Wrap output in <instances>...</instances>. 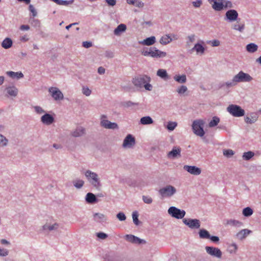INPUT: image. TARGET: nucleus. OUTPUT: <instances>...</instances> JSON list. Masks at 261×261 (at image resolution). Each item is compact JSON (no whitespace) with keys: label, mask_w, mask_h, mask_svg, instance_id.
Masks as SVG:
<instances>
[{"label":"nucleus","mask_w":261,"mask_h":261,"mask_svg":"<svg viewBox=\"0 0 261 261\" xmlns=\"http://www.w3.org/2000/svg\"><path fill=\"white\" fill-rule=\"evenodd\" d=\"M227 224L230 226H236V227H241L243 225V223L241 222L238 221V220H232V219L228 220Z\"/></svg>","instance_id":"obj_34"},{"label":"nucleus","mask_w":261,"mask_h":261,"mask_svg":"<svg viewBox=\"0 0 261 261\" xmlns=\"http://www.w3.org/2000/svg\"><path fill=\"white\" fill-rule=\"evenodd\" d=\"M41 121L43 123L49 125L51 124L54 120V117L50 114H45L41 117Z\"/></svg>","instance_id":"obj_18"},{"label":"nucleus","mask_w":261,"mask_h":261,"mask_svg":"<svg viewBox=\"0 0 261 261\" xmlns=\"http://www.w3.org/2000/svg\"><path fill=\"white\" fill-rule=\"evenodd\" d=\"M204 124V121L201 119L194 121L192 124V128L194 134L200 137H203L205 134L203 129Z\"/></svg>","instance_id":"obj_4"},{"label":"nucleus","mask_w":261,"mask_h":261,"mask_svg":"<svg viewBox=\"0 0 261 261\" xmlns=\"http://www.w3.org/2000/svg\"><path fill=\"white\" fill-rule=\"evenodd\" d=\"M183 222L191 229H198L200 227V221L196 219H184Z\"/></svg>","instance_id":"obj_11"},{"label":"nucleus","mask_w":261,"mask_h":261,"mask_svg":"<svg viewBox=\"0 0 261 261\" xmlns=\"http://www.w3.org/2000/svg\"><path fill=\"white\" fill-rule=\"evenodd\" d=\"M176 192V189L170 185L167 186L160 189L159 191L160 195L163 197H171Z\"/></svg>","instance_id":"obj_8"},{"label":"nucleus","mask_w":261,"mask_h":261,"mask_svg":"<svg viewBox=\"0 0 261 261\" xmlns=\"http://www.w3.org/2000/svg\"><path fill=\"white\" fill-rule=\"evenodd\" d=\"M181 149L179 147H174L171 151L168 153L167 156L169 158H175L180 156Z\"/></svg>","instance_id":"obj_17"},{"label":"nucleus","mask_w":261,"mask_h":261,"mask_svg":"<svg viewBox=\"0 0 261 261\" xmlns=\"http://www.w3.org/2000/svg\"><path fill=\"white\" fill-rule=\"evenodd\" d=\"M226 19L229 21H234L237 20L238 17V13L235 10H230L225 14Z\"/></svg>","instance_id":"obj_15"},{"label":"nucleus","mask_w":261,"mask_h":261,"mask_svg":"<svg viewBox=\"0 0 261 261\" xmlns=\"http://www.w3.org/2000/svg\"><path fill=\"white\" fill-rule=\"evenodd\" d=\"M234 152L231 149H226L223 151L224 155L227 157H230L231 155H233Z\"/></svg>","instance_id":"obj_46"},{"label":"nucleus","mask_w":261,"mask_h":261,"mask_svg":"<svg viewBox=\"0 0 261 261\" xmlns=\"http://www.w3.org/2000/svg\"><path fill=\"white\" fill-rule=\"evenodd\" d=\"M212 241L214 242H217L219 241V237H217V236H210V238H209Z\"/></svg>","instance_id":"obj_64"},{"label":"nucleus","mask_w":261,"mask_h":261,"mask_svg":"<svg viewBox=\"0 0 261 261\" xmlns=\"http://www.w3.org/2000/svg\"><path fill=\"white\" fill-rule=\"evenodd\" d=\"M142 54L144 56H150L154 58H164L167 55L166 52L161 51L154 47L144 49Z\"/></svg>","instance_id":"obj_3"},{"label":"nucleus","mask_w":261,"mask_h":261,"mask_svg":"<svg viewBox=\"0 0 261 261\" xmlns=\"http://www.w3.org/2000/svg\"><path fill=\"white\" fill-rule=\"evenodd\" d=\"M205 250L206 252L211 255L220 258L222 256V252L221 250L215 247L206 246L205 247Z\"/></svg>","instance_id":"obj_13"},{"label":"nucleus","mask_w":261,"mask_h":261,"mask_svg":"<svg viewBox=\"0 0 261 261\" xmlns=\"http://www.w3.org/2000/svg\"><path fill=\"white\" fill-rule=\"evenodd\" d=\"M143 201L147 204H150L152 202V199L151 197L146 196H143Z\"/></svg>","instance_id":"obj_50"},{"label":"nucleus","mask_w":261,"mask_h":261,"mask_svg":"<svg viewBox=\"0 0 261 261\" xmlns=\"http://www.w3.org/2000/svg\"><path fill=\"white\" fill-rule=\"evenodd\" d=\"M232 28L235 30L239 31L240 32L243 31L245 28V24L244 23H237L233 25Z\"/></svg>","instance_id":"obj_37"},{"label":"nucleus","mask_w":261,"mask_h":261,"mask_svg":"<svg viewBox=\"0 0 261 261\" xmlns=\"http://www.w3.org/2000/svg\"><path fill=\"white\" fill-rule=\"evenodd\" d=\"M8 254V252L7 250L4 249H0V255L1 256H6Z\"/></svg>","instance_id":"obj_61"},{"label":"nucleus","mask_w":261,"mask_h":261,"mask_svg":"<svg viewBox=\"0 0 261 261\" xmlns=\"http://www.w3.org/2000/svg\"><path fill=\"white\" fill-rule=\"evenodd\" d=\"M96 200L95 196L91 193H88L86 195V201L89 203H93Z\"/></svg>","instance_id":"obj_38"},{"label":"nucleus","mask_w":261,"mask_h":261,"mask_svg":"<svg viewBox=\"0 0 261 261\" xmlns=\"http://www.w3.org/2000/svg\"><path fill=\"white\" fill-rule=\"evenodd\" d=\"M125 239L128 241V242H130L131 243H136V244H141L143 242H144L143 240L140 239L137 237H135L132 234H126L125 236Z\"/></svg>","instance_id":"obj_19"},{"label":"nucleus","mask_w":261,"mask_h":261,"mask_svg":"<svg viewBox=\"0 0 261 261\" xmlns=\"http://www.w3.org/2000/svg\"><path fill=\"white\" fill-rule=\"evenodd\" d=\"M132 217L134 223L138 225L139 224V221L138 220V214L137 212H134L132 214Z\"/></svg>","instance_id":"obj_44"},{"label":"nucleus","mask_w":261,"mask_h":261,"mask_svg":"<svg viewBox=\"0 0 261 261\" xmlns=\"http://www.w3.org/2000/svg\"><path fill=\"white\" fill-rule=\"evenodd\" d=\"M96 236L98 238L101 239H105L108 237L107 234L103 232L97 233Z\"/></svg>","instance_id":"obj_55"},{"label":"nucleus","mask_w":261,"mask_h":261,"mask_svg":"<svg viewBox=\"0 0 261 261\" xmlns=\"http://www.w3.org/2000/svg\"><path fill=\"white\" fill-rule=\"evenodd\" d=\"M134 6L139 8H142L144 6V4L139 0H136Z\"/></svg>","instance_id":"obj_57"},{"label":"nucleus","mask_w":261,"mask_h":261,"mask_svg":"<svg viewBox=\"0 0 261 261\" xmlns=\"http://www.w3.org/2000/svg\"><path fill=\"white\" fill-rule=\"evenodd\" d=\"M177 124L174 122H169L167 125V128L170 130H173L176 126Z\"/></svg>","instance_id":"obj_47"},{"label":"nucleus","mask_w":261,"mask_h":261,"mask_svg":"<svg viewBox=\"0 0 261 261\" xmlns=\"http://www.w3.org/2000/svg\"><path fill=\"white\" fill-rule=\"evenodd\" d=\"M184 169L190 174L194 175H200L201 173V169L195 166L185 165Z\"/></svg>","instance_id":"obj_14"},{"label":"nucleus","mask_w":261,"mask_h":261,"mask_svg":"<svg viewBox=\"0 0 261 261\" xmlns=\"http://www.w3.org/2000/svg\"><path fill=\"white\" fill-rule=\"evenodd\" d=\"M220 122L219 117L215 116L213 117L212 120L209 122L208 126L210 127H213L217 126Z\"/></svg>","instance_id":"obj_36"},{"label":"nucleus","mask_w":261,"mask_h":261,"mask_svg":"<svg viewBox=\"0 0 261 261\" xmlns=\"http://www.w3.org/2000/svg\"><path fill=\"white\" fill-rule=\"evenodd\" d=\"M155 42V37L154 36H151L146 38L142 41L140 42V43L147 46L152 45Z\"/></svg>","instance_id":"obj_20"},{"label":"nucleus","mask_w":261,"mask_h":261,"mask_svg":"<svg viewBox=\"0 0 261 261\" xmlns=\"http://www.w3.org/2000/svg\"><path fill=\"white\" fill-rule=\"evenodd\" d=\"M168 213L173 217L177 219H181L184 218L186 212L184 210H180L174 206L170 207L168 211Z\"/></svg>","instance_id":"obj_10"},{"label":"nucleus","mask_w":261,"mask_h":261,"mask_svg":"<svg viewBox=\"0 0 261 261\" xmlns=\"http://www.w3.org/2000/svg\"><path fill=\"white\" fill-rule=\"evenodd\" d=\"M187 91V88L185 86H181L179 88L177 91L179 94H184L185 92H186Z\"/></svg>","instance_id":"obj_49"},{"label":"nucleus","mask_w":261,"mask_h":261,"mask_svg":"<svg viewBox=\"0 0 261 261\" xmlns=\"http://www.w3.org/2000/svg\"><path fill=\"white\" fill-rule=\"evenodd\" d=\"M193 6L196 8H199L202 4V2L201 0H198L195 2H193L192 3Z\"/></svg>","instance_id":"obj_58"},{"label":"nucleus","mask_w":261,"mask_h":261,"mask_svg":"<svg viewBox=\"0 0 261 261\" xmlns=\"http://www.w3.org/2000/svg\"><path fill=\"white\" fill-rule=\"evenodd\" d=\"M174 79L178 83L181 84L186 83L187 81L186 76L185 74L181 75H176L174 76Z\"/></svg>","instance_id":"obj_31"},{"label":"nucleus","mask_w":261,"mask_h":261,"mask_svg":"<svg viewBox=\"0 0 261 261\" xmlns=\"http://www.w3.org/2000/svg\"><path fill=\"white\" fill-rule=\"evenodd\" d=\"M172 40L171 36L169 35H165L160 38V43L162 45H166L171 42Z\"/></svg>","instance_id":"obj_22"},{"label":"nucleus","mask_w":261,"mask_h":261,"mask_svg":"<svg viewBox=\"0 0 261 261\" xmlns=\"http://www.w3.org/2000/svg\"><path fill=\"white\" fill-rule=\"evenodd\" d=\"M85 134V129L81 127H77L72 133V136L74 137H80Z\"/></svg>","instance_id":"obj_27"},{"label":"nucleus","mask_w":261,"mask_h":261,"mask_svg":"<svg viewBox=\"0 0 261 261\" xmlns=\"http://www.w3.org/2000/svg\"><path fill=\"white\" fill-rule=\"evenodd\" d=\"M212 7L215 11H221L224 9L230 8L232 7L231 2L225 0H208Z\"/></svg>","instance_id":"obj_2"},{"label":"nucleus","mask_w":261,"mask_h":261,"mask_svg":"<svg viewBox=\"0 0 261 261\" xmlns=\"http://www.w3.org/2000/svg\"><path fill=\"white\" fill-rule=\"evenodd\" d=\"M106 116L102 115L101 117V124L106 128L115 129L118 127V125L116 123H112L107 120H106Z\"/></svg>","instance_id":"obj_12"},{"label":"nucleus","mask_w":261,"mask_h":261,"mask_svg":"<svg viewBox=\"0 0 261 261\" xmlns=\"http://www.w3.org/2000/svg\"><path fill=\"white\" fill-rule=\"evenodd\" d=\"M106 2L110 6H114L116 5V0H106Z\"/></svg>","instance_id":"obj_60"},{"label":"nucleus","mask_w":261,"mask_h":261,"mask_svg":"<svg viewBox=\"0 0 261 261\" xmlns=\"http://www.w3.org/2000/svg\"><path fill=\"white\" fill-rule=\"evenodd\" d=\"M254 155V152L252 151H248L244 152L243 155V158L245 160H249Z\"/></svg>","instance_id":"obj_42"},{"label":"nucleus","mask_w":261,"mask_h":261,"mask_svg":"<svg viewBox=\"0 0 261 261\" xmlns=\"http://www.w3.org/2000/svg\"><path fill=\"white\" fill-rule=\"evenodd\" d=\"M140 123L143 125L150 124L153 123V120L150 117L145 116L141 118Z\"/></svg>","instance_id":"obj_29"},{"label":"nucleus","mask_w":261,"mask_h":261,"mask_svg":"<svg viewBox=\"0 0 261 261\" xmlns=\"http://www.w3.org/2000/svg\"><path fill=\"white\" fill-rule=\"evenodd\" d=\"M156 75L164 80H167L169 77L165 69H160L157 71Z\"/></svg>","instance_id":"obj_28"},{"label":"nucleus","mask_w":261,"mask_h":261,"mask_svg":"<svg viewBox=\"0 0 261 261\" xmlns=\"http://www.w3.org/2000/svg\"><path fill=\"white\" fill-rule=\"evenodd\" d=\"M48 92L56 101L61 100L64 98L62 92L57 87H51L48 89Z\"/></svg>","instance_id":"obj_9"},{"label":"nucleus","mask_w":261,"mask_h":261,"mask_svg":"<svg viewBox=\"0 0 261 261\" xmlns=\"http://www.w3.org/2000/svg\"><path fill=\"white\" fill-rule=\"evenodd\" d=\"M251 232L249 230L244 229L239 231L237 234V236L239 239L242 240L245 238Z\"/></svg>","instance_id":"obj_24"},{"label":"nucleus","mask_w":261,"mask_h":261,"mask_svg":"<svg viewBox=\"0 0 261 261\" xmlns=\"http://www.w3.org/2000/svg\"><path fill=\"white\" fill-rule=\"evenodd\" d=\"M7 74L12 79H20L23 77V74L21 72H13V71H7Z\"/></svg>","instance_id":"obj_23"},{"label":"nucleus","mask_w":261,"mask_h":261,"mask_svg":"<svg viewBox=\"0 0 261 261\" xmlns=\"http://www.w3.org/2000/svg\"><path fill=\"white\" fill-rule=\"evenodd\" d=\"M126 29V27L124 24H120L114 30V33L116 36H119Z\"/></svg>","instance_id":"obj_21"},{"label":"nucleus","mask_w":261,"mask_h":261,"mask_svg":"<svg viewBox=\"0 0 261 261\" xmlns=\"http://www.w3.org/2000/svg\"><path fill=\"white\" fill-rule=\"evenodd\" d=\"M83 93L86 96H89L91 93V91L87 87L83 88Z\"/></svg>","instance_id":"obj_52"},{"label":"nucleus","mask_w":261,"mask_h":261,"mask_svg":"<svg viewBox=\"0 0 261 261\" xmlns=\"http://www.w3.org/2000/svg\"><path fill=\"white\" fill-rule=\"evenodd\" d=\"M253 214L252 210L249 207H247L243 209V214L245 217H249L252 215Z\"/></svg>","instance_id":"obj_40"},{"label":"nucleus","mask_w":261,"mask_h":261,"mask_svg":"<svg viewBox=\"0 0 261 261\" xmlns=\"http://www.w3.org/2000/svg\"><path fill=\"white\" fill-rule=\"evenodd\" d=\"M117 218L120 220V221H124L126 219V217L124 213H119L117 215Z\"/></svg>","instance_id":"obj_53"},{"label":"nucleus","mask_w":261,"mask_h":261,"mask_svg":"<svg viewBox=\"0 0 261 261\" xmlns=\"http://www.w3.org/2000/svg\"><path fill=\"white\" fill-rule=\"evenodd\" d=\"M29 10L32 13V15L33 17H35L37 15V11L33 5H30L29 6Z\"/></svg>","instance_id":"obj_54"},{"label":"nucleus","mask_w":261,"mask_h":261,"mask_svg":"<svg viewBox=\"0 0 261 261\" xmlns=\"http://www.w3.org/2000/svg\"><path fill=\"white\" fill-rule=\"evenodd\" d=\"M253 78L248 73L242 71H240L233 77V82L236 83L240 82H249L251 81Z\"/></svg>","instance_id":"obj_6"},{"label":"nucleus","mask_w":261,"mask_h":261,"mask_svg":"<svg viewBox=\"0 0 261 261\" xmlns=\"http://www.w3.org/2000/svg\"><path fill=\"white\" fill-rule=\"evenodd\" d=\"M7 140L5 137L0 135V146H4L7 144Z\"/></svg>","instance_id":"obj_45"},{"label":"nucleus","mask_w":261,"mask_h":261,"mask_svg":"<svg viewBox=\"0 0 261 261\" xmlns=\"http://www.w3.org/2000/svg\"><path fill=\"white\" fill-rule=\"evenodd\" d=\"M73 183L75 187L80 189L83 186L84 181L81 179H76L73 181Z\"/></svg>","instance_id":"obj_41"},{"label":"nucleus","mask_w":261,"mask_h":261,"mask_svg":"<svg viewBox=\"0 0 261 261\" xmlns=\"http://www.w3.org/2000/svg\"><path fill=\"white\" fill-rule=\"evenodd\" d=\"M258 46L254 43H250L246 46V49L249 53H254L257 50Z\"/></svg>","instance_id":"obj_32"},{"label":"nucleus","mask_w":261,"mask_h":261,"mask_svg":"<svg viewBox=\"0 0 261 261\" xmlns=\"http://www.w3.org/2000/svg\"><path fill=\"white\" fill-rule=\"evenodd\" d=\"M92 43L91 42L84 41L83 42V46L85 48H89L92 46Z\"/></svg>","instance_id":"obj_59"},{"label":"nucleus","mask_w":261,"mask_h":261,"mask_svg":"<svg viewBox=\"0 0 261 261\" xmlns=\"http://www.w3.org/2000/svg\"><path fill=\"white\" fill-rule=\"evenodd\" d=\"M8 93L10 95L12 96H16L17 94L18 90L15 87H8L7 89Z\"/></svg>","instance_id":"obj_35"},{"label":"nucleus","mask_w":261,"mask_h":261,"mask_svg":"<svg viewBox=\"0 0 261 261\" xmlns=\"http://www.w3.org/2000/svg\"><path fill=\"white\" fill-rule=\"evenodd\" d=\"M197 53L203 54L204 51V48L203 46L199 43H197L195 45L194 48Z\"/></svg>","instance_id":"obj_39"},{"label":"nucleus","mask_w":261,"mask_h":261,"mask_svg":"<svg viewBox=\"0 0 261 261\" xmlns=\"http://www.w3.org/2000/svg\"><path fill=\"white\" fill-rule=\"evenodd\" d=\"M73 2V0H70V1L59 0V2L57 4L59 5L67 6L68 5L72 4Z\"/></svg>","instance_id":"obj_43"},{"label":"nucleus","mask_w":261,"mask_h":261,"mask_svg":"<svg viewBox=\"0 0 261 261\" xmlns=\"http://www.w3.org/2000/svg\"><path fill=\"white\" fill-rule=\"evenodd\" d=\"M29 36L27 34L24 35L23 36L19 37V40L22 42H25L29 40Z\"/></svg>","instance_id":"obj_51"},{"label":"nucleus","mask_w":261,"mask_h":261,"mask_svg":"<svg viewBox=\"0 0 261 261\" xmlns=\"http://www.w3.org/2000/svg\"><path fill=\"white\" fill-rule=\"evenodd\" d=\"M212 46H218L220 45V41L218 40H214L211 41Z\"/></svg>","instance_id":"obj_62"},{"label":"nucleus","mask_w":261,"mask_h":261,"mask_svg":"<svg viewBox=\"0 0 261 261\" xmlns=\"http://www.w3.org/2000/svg\"><path fill=\"white\" fill-rule=\"evenodd\" d=\"M34 109L36 113L38 114H42L44 112V111L43 110V109L39 106H36L34 107Z\"/></svg>","instance_id":"obj_56"},{"label":"nucleus","mask_w":261,"mask_h":261,"mask_svg":"<svg viewBox=\"0 0 261 261\" xmlns=\"http://www.w3.org/2000/svg\"><path fill=\"white\" fill-rule=\"evenodd\" d=\"M30 26L29 25H21L20 27V29L21 31H28L30 29Z\"/></svg>","instance_id":"obj_63"},{"label":"nucleus","mask_w":261,"mask_h":261,"mask_svg":"<svg viewBox=\"0 0 261 261\" xmlns=\"http://www.w3.org/2000/svg\"><path fill=\"white\" fill-rule=\"evenodd\" d=\"M227 111L233 116L241 117L244 115L245 111L241 107L236 105H230L227 108Z\"/></svg>","instance_id":"obj_5"},{"label":"nucleus","mask_w":261,"mask_h":261,"mask_svg":"<svg viewBox=\"0 0 261 261\" xmlns=\"http://www.w3.org/2000/svg\"><path fill=\"white\" fill-rule=\"evenodd\" d=\"M94 219L95 221L98 222H101L106 220V216L100 213H95L94 215Z\"/></svg>","instance_id":"obj_30"},{"label":"nucleus","mask_w":261,"mask_h":261,"mask_svg":"<svg viewBox=\"0 0 261 261\" xmlns=\"http://www.w3.org/2000/svg\"><path fill=\"white\" fill-rule=\"evenodd\" d=\"M151 78L146 75H138L132 80V82L135 86L138 88L144 87L146 90L151 91L152 86L149 84Z\"/></svg>","instance_id":"obj_1"},{"label":"nucleus","mask_w":261,"mask_h":261,"mask_svg":"<svg viewBox=\"0 0 261 261\" xmlns=\"http://www.w3.org/2000/svg\"><path fill=\"white\" fill-rule=\"evenodd\" d=\"M135 144V138L131 135H128L124 140L123 143V147L125 148L130 147L132 146H133Z\"/></svg>","instance_id":"obj_16"},{"label":"nucleus","mask_w":261,"mask_h":261,"mask_svg":"<svg viewBox=\"0 0 261 261\" xmlns=\"http://www.w3.org/2000/svg\"><path fill=\"white\" fill-rule=\"evenodd\" d=\"M12 41L10 38H6L2 42V46L5 49H8L12 46Z\"/></svg>","instance_id":"obj_25"},{"label":"nucleus","mask_w":261,"mask_h":261,"mask_svg":"<svg viewBox=\"0 0 261 261\" xmlns=\"http://www.w3.org/2000/svg\"><path fill=\"white\" fill-rule=\"evenodd\" d=\"M258 117L256 114H252L250 116H246L245 118V122L247 123L252 124L257 121Z\"/></svg>","instance_id":"obj_26"},{"label":"nucleus","mask_w":261,"mask_h":261,"mask_svg":"<svg viewBox=\"0 0 261 261\" xmlns=\"http://www.w3.org/2000/svg\"><path fill=\"white\" fill-rule=\"evenodd\" d=\"M58 225L56 223L51 226L45 225L43 226L44 229H48L50 230L56 229L58 228Z\"/></svg>","instance_id":"obj_48"},{"label":"nucleus","mask_w":261,"mask_h":261,"mask_svg":"<svg viewBox=\"0 0 261 261\" xmlns=\"http://www.w3.org/2000/svg\"><path fill=\"white\" fill-rule=\"evenodd\" d=\"M199 234L201 239H209L210 238L208 231L204 229L199 230Z\"/></svg>","instance_id":"obj_33"},{"label":"nucleus","mask_w":261,"mask_h":261,"mask_svg":"<svg viewBox=\"0 0 261 261\" xmlns=\"http://www.w3.org/2000/svg\"><path fill=\"white\" fill-rule=\"evenodd\" d=\"M85 176L95 187L98 188L100 186L98 175L96 173L88 170L85 172Z\"/></svg>","instance_id":"obj_7"}]
</instances>
